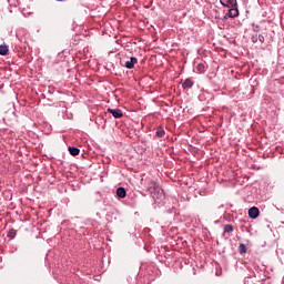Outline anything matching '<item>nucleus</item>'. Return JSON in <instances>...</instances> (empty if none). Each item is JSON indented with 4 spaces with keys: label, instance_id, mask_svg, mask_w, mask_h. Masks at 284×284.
<instances>
[{
    "label": "nucleus",
    "instance_id": "2eb2a0df",
    "mask_svg": "<svg viewBox=\"0 0 284 284\" xmlns=\"http://www.w3.org/2000/svg\"><path fill=\"white\" fill-rule=\"evenodd\" d=\"M8 239H14L17 236V230L11 229L7 234Z\"/></svg>",
    "mask_w": 284,
    "mask_h": 284
},
{
    "label": "nucleus",
    "instance_id": "9b49d317",
    "mask_svg": "<svg viewBox=\"0 0 284 284\" xmlns=\"http://www.w3.org/2000/svg\"><path fill=\"white\" fill-rule=\"evenodd\" d=\"M155 136H158V139H163V136H165V130L163 129V126H159L156 129Z\"/></svg>",
    "mask_w": 284,
    "mask_h": 284
},
{
    "label": "nucleus",
    "instance_id": "20e7f679",
    "mask_svg": "<svg viewBox=\"0 0 284 284\" xmlns=\"http://www.w3.org/2000/svg\"><path fill=\"white\" fill-rule=\"evenodd\" d=\"M220 3L223 8H235V6H239L236 0H220Z\"/></svg>",
    "mask_w": 284,
    "mask_h": 284
},
{
    "label": "nucleus",
    "instance_id": "6ab92c4d",
    "mask_svg": "<svg viewBox=\"0 0 284 284\" xmlns=\"http://www.w3.org/2000/svg\"><path fill=\"white\" fill-rule=\"evenodd\" d=\"M9 12H12V9H9Z\"/></svg>",
    "mask_w": 284,
    "mask_h": 284
},
{
    "label": "nucleus",
    "instance_id": "423d86ee",
    "mask_svg": "<svg viewBox=\"0 0 284 284\" xmlns=\"http://www.w3.org/2000/svg\"><path fill=\"white\" fill-rule=\"evenodd\" d=\"M260 214H261V211L258 210V207L252 206L251 209H248V216L251 219L253 220L258 219Z\"/></svg>",
    "mask_w": 284,
    "mask_h": 284
},
{
    "label": "nucleus",
    "instance_id": "1a4fd4ad",
    "mask_svg": "<svg viewBox=\"0 0 284 284\" xmlns=\"http://www.w3.org/2000/svg\"><path fill=\"white\" fill-rule=\"evenodd\" d=\"M232 232H234V226L232 224H226L223 226L222 236H225V234H232Z\"/></svg>",
    "mask_w": 284,
    "mask_h": 284
},
{
    "label": "nucleus",
    "instance_id": "aec40b11",
    "mask_svg": "<svg viewBox=\"0 0 284 284\" xmlns=\"http://www.w3.org/2000/svg\"><path fill=\"white\" fill-rule=\"evenodd\" d=\"M57 1H64V0H57Z\"/></svg>",
    "mask_w": 284,
    "mask_h": 284
},
{
    "label": "nucleus",
    "instance_id": "39448f33",
    "mask_svg": "<svg viewBox=\"0 0 284 284\" xmlns=\"http://www.w3.org/2000/svg\"><path fill=\"white\" fill-rule=\"evenodd\" d=\"M136 63H139V59H136L135 57H131L130 60L124 63V68H126L128 70H132V68H134Z\"/></svg>",
    "mask_w": 284,
    "mask_h": 284
},
{
    "label": "nucleus",
    "instance_id": "a211bd4d",
    "mask_svg": "<svg viewBox=\"0 0 284 284\" xmlns=\"http://www.w3.org/2000/svg\"><path fill=\"white\" fill-rule=\"evenodd\" d=\"M257 41H260V43H265V37L263 34H258Z\"/></svg>",
    "mask_w": 284,
    "mask_h": 284
},
{
    "label": "nucleus",
    "instance_id": "0eeeda50",
    "mask_svg": "<svg viewBox=\"0 0 284 284\" xmlns=\"http://www.w3.org/2000/svg\"><path fill=\"white\" fill-rule=\"evenodd\" d=\"M182 88L184 90H190L194 88V80H192L191 78L185 79L184 82L182 83Z\"/></svg>",
    "mask_w": 284,
    "mask_h": 284
},
{
    "label": "nucleus",
    "instance_id": "f3484780",
    "mask_svg": "<svg viewBox=\"0 0 284 284\" xmlns=\"http://www.w3.org/2000/svg\"><path fill=\"white\" fill-rule=\"evenodd\" d=\"M252 30H253V32H258L261 30V26H258L256 23H252Z\"/></svg>",
    "mask_w": 284,
    "mask_h": 284
},
{
    "label": "nucleus",
    "instance_id": "f03ea898",
    "mask_svg": "<svg viewBox=\"0 0 284 284\" xmlns=\"http://www.w3.org/2000/svg\"><path fill=\"white\" fill-rule=\"evenodd\" d=\"M227 13H225L224 19H236L239 17V4L235 7H229Z\"/></svg>",
    "mask_w": 284,
    "mask_h": 284
},
{
    "label": "nucleus",
    "instance_id": "f8f14e48",
    "mask_svg": "<svg viewBox=\"0 0 284 284\" xmlns=\"http://www.w3.org/2000/svg\"><path fill=\"white\" fill-rule=\"evenodd\" d=\"M8 52H9L8 45L0 44V55L1 57H8Z\"/></svg>",
    "mask_w": 284,
    "mask_h": 284
},
{
    "label": "nucleus",
    "instance_id": "9d476101",
    "mask_svg": "<svg viewBox=\"0 0 284 284\" xmlns=\"http://www.w3.org/2000/svg\"><path fill=\"white\" fill-rule=\"evenodd\" d=\"M69 154H71V156H79V154H81V150L75 146H69Z\"/></svg>",
    "mask_w": 284,
    "mask_h": 284
},
{
    "label": "nucleus",
    "instance_id": "7ed1b4c3",
    "mask_svg": "<svg viewBox=\"0 0 284 284\" xmlns=\"http://www.w3.org/2000/svg\"><path fill=\"white\" fill-rule=\"evenodd\" d=\"M106 112H109V114H112V116L114 119H121L123 116V111H121V109H108Z\"/></svg>",
    "mask_w": 284,
    "mask_h": 284
},
{
    "label": "nucleus",
    "instance_id": "ddd939ff",
    "mask_svg": "<svg viewBox=\"0 0 284 284\" xmlns=\"http://www.w3.org/2000/svg\"><path fill=\"white\" fill-rule=\"evenodd\" d=\"M196 70H197V72H199L200 74L205 73V64L199 63V64L196 65Z\"/></svg>",
    "mask_w": 284,
    "mask_h": 284
},
{
    "label": "nucleus",
    "instance_id": "dca6fc26",
    "mask_svg": "<svg viewBox=\"0 0 284 284\" xmlns=\"http://www.w3.org/2000/svg\"><path fill=\"white\" fill-rule=\"evenodd\" d=\"M252 43H258V33H255L251 37Z\"/></svg>",
    "mask_w": 284,
    "mask_h": 284
},
{
    "label": "nucleus",
    "instance_id": "f257e3e1",
    "mask_svg": "<svg viewBox=\"0 0 284 284\" xmlns=\"http://www.w3.org/2000/svg\"><path fill=\"white\" fill-rule=\"evenodd\" d=\"M146 190L148 192H150L155 205H158L159 207H163V205H165V191L161 189L159 182L154 180H149L146 183Z\"/></svg>",
    "mask_w": 284,
    "mask_h": 284
},
{
    "label": "nucleus",
    "instance_id": "4468645a",
    "mask_svg": "<svg viewBox=\"0 0 284 284\" xmlns=\"http://www.w3.org/2000/svg\"><path fill=\"white\" fill-rule=\"evenodd\" d=\"M239 253L240 254H247V246H245V244H240Z\"/></svg>",
    "mask_w": 284,
    "mask_h": 284
},
{
    "label": "nucleus",
    "instance_id": "6e6552de",
    "mask_svg": "<svg viewBox=\"0 0 284 284\" xmlns=\"http://www.w3.org/2000/svg\"><path fill=\"white\" fill-rule=\"evenodd\" d=\"M116 196L119 199H125V196H128V191H125V187L120 186L116 189Z\"/></svg>",
    "mask_w": 284,
    "mask_h": 284
}]
</instances>
